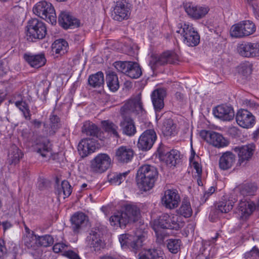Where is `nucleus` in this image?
Here are the masks:
<instances>
[{
	"label": "nucleus",
	"mask_w": 259,
	"mask_h": 259,
	"mask_svg": "<svg viewBox=\"0 0 259 259\" xmlns=\"http://www.w3.org/2000/svg\"><path fill=\"white\" fill-rule=\"evenodd\" d=\"M146 111L143 108L141 95L127 101L121 107L120 114L123 120L120 125L123 134L133 136L136 133V128L134 120L128 116L134 115L138 117L144 116Z\"/></svg>",
	"instance_id": "f257e3e1"
},
{
	"label": "nucleus",
	"mask_w": 259,
	"mask_h": 259,
	"mask_svg": "<svg viewBox=\"0 0 259 259\" xmlns=\"http://www.w3.org/2000/svg\"><path fill=\"white\" fill-rule=\"evenodd\" d=\"M184 226V222L182 221L181 216L172 213H163L152 224L159 242H162L164 238V235L161 233L160 228L178 230Z\"/></svg>",
	"instance_id": "f03ea898"
},
{
	"label": "nucleus",
	"mask_w": 259,
	"mask_h": 259,
	"mask_svg": "<svg viewBox=\"0 0 259 259\" xmlns=\"http://www.w3.org/2000/svg\"><path fill=\"white\" fill-rule=\"evenodd\" d=\"M157 168L153 165L144 164L138 169L136 175L137 184L141 191H147L152 189L158 177Z\"/></svg>",
	"instance_id": "7ed1b4c3"
},
{
	"label": "nucleus",
	"mask_w": 259,
	"mask_h": 259,
	"mask_svg": "<svg viewBox=\"0 0 259 259\" xmlns=\"http://www.w3.org/2000/svg\"><path fill=\"white\" fill-rule=\"evenodd\" d=\"M176 32L180 34L184 43L189 47H195L200 42V36L192 24L180 23L177 26Z\"/></svg>",
	"instance_id": "20e7f679"
},
{
	"label": "nucleus",
	"mask_w": 259,
	"mask_h": 259,
	"mask_svg": "<svg viewBox=\"0 0 259 259\" xmlns=\"http://www.w3.org/2000/svg\"><path fill=\"white\" fill-rule=\"evenodd\" d=\"M33 13L52 24H55L57 16L55 9L50 3L45 1L37 3L33 8Z\"/></svg>",
	"instance_id": "39448f33"
},
{
	"label": "nucleus",
	"mask_w": 259,
	"mask_h": 259,
	"mask_svg": "<svg viewBox=\"0 0 259 259\" xmlns=\"http://www.w3.org/2000/svg\"><path fill=\"white\" fill-rule=\"evenodd\" d=\"M26 28L27 39L32 41L44 38L47 34L45 24L36 18L29 20Z\"/></svg>",
	"instance_id": "423d86ee"
},
{
	"label": "nucleus",
	"mask_w": 259,
	"mask_h": 259,
	"mask_svg": "<svg viewBox=\"0 0 259 259\" xmlns=\"http://www.w3.org/2000/svg\"><path fill=\"white\" fill-rule=\"evenodd\" d=\"M256 30L255 24L250 20H245L232 26L230 35L235 38H242L253 34Z\"/></svg>",
	"instance_id": "0eeeda50"
},
{
	"label": "nucleus",
	"mask_w": 259,
	"mask_h": 259,
	"mask_svg": "<svg viewBox=\"0 0 259 259\" xmlns=\"http://www.w3.org/2000/svg\"><path fill=\"white\" fill-rule=\"evenodd\" d=\"M145 236L141 235H131L124 234L119 237V241L123 249L130 248L134 251L138 250L143 245Z\"/></svg>",
	"instance_id": "6e6552de"
},
{
	"label": "nucleus",
	"mask_w": 259,
	"mask_h": 259,
	"mask_svg": "<svg viewBox=\"0 0 259 259\" xmlns=\"http://www.w3.org/2000/svg\"><path fill=\"white\" fill-rule=\"evenodd\" d=\"M102 236V231L98 227L94 228L91 230L87 241L92 251L98 252L104 247Z\"/></svg>",
	"instance_id": "1a4fd4ad"
},
{
	"label": "nucleus",
	"mask_w": 259,
	"mask_h": 259,
	"mask_svg": "<svg viewBox=\"0 0 259 259\" xmlns=\"http://www.w3.org/2000/svg\"><path fill=\"white\" fill-rule=\"evenodd\" d=\"M111 159L106 154L101 153L97 155L91 162L90 168L92 171L102 173L109 168Z\"/></svg>",
	"instance_id": "9d476101"
},
{
	"label": "nucleus",
	"mask_w": 259,
	"mask_h": 259,
	"mask_svg": "<svg viewBox=\"0 0 259 259\" xmlns=\"http://www.w3.org/2000/svg\"><path fill=\"white\" fill-rule=\"evenodd\" d=\"M178 55L172 52H166L159 56H153L149 62V65L152 70L157 66L166 63L175 64L178 61Z\"/></svg>",
	"instance_id": "9b49d317"
},
{
	"label": "nucleus",
	"mask_w": 259,
	"mask_h": 259,
	"mask_svg": "<svg viewBox=\"0 0 259 259\" xmlns=\"http://www.w3.org/2000/svg\"><path fill=\"white\" fill-rule=\"evenodd\" d=\"M130 9L125 1H119L113 8L111 17L114 20L122 21L127 19L130 16Z\"/></svg>",
	"instance_id": "f8f14e48"
},
{
	"label": "nucleus",
	"mask_w": 259,
	"mask_h": 259,
	"mask_svg": "<svg viewBox=\"0 0 259 259\" xmlns=\"http://www.w3.org/2000/svg\"><path fill=\"white\" fill-rule=\"evenodd\" d=\"M255 149L253 143L234 147L233 150L237 153L239 158L238 163L240 165H245L251 159Z\"/></svg>",
	"instance_id": "ddd939ff"
},
{
	"label": "nucleus",
	"mask_w": 259,
	"mask_h": 259,
	"mask_svg": "<svg viewBox=\"0 0 259 259\" xmlns=\"http://www.w3.org/2000/svg\"><path fill=\"white\" fill-rule=\"evenodd\" d=\"M156 138L154 130H147L139 137L138 147L143 151L149 150L152 147Z\"/></svg>",
	"instance_id": "4468645a"
},
{
	"label": "nucleus",
	"mask_w": 259,
	"mask_h": 259,
	"mask_svg": "<svg viewBox=\"0 0 259 259\" xmlns=\"http://www.w3.org/2000/svg\"><path fill=\"white\" fill-rule=\"evenodd\" d=\"M180 201V195L176 190H167L161 197L162 204L169 209L177 207Z\"/></svg>",
	"instance_id": "2eb2a0df"
},
{
	"label": "nucleus",
	"mask_w": 259,
	"mask_h": 259,
	"mask_svg": "<svg viewBox=\"0 0 259 259\" xmlns=\"http://www.w3.org/2000/svg\"><path fill=\"white\" fill-rule=\"evenodd\" d=\"M184 9L188 16L195 20L204 17L209 11V8L207 6H195L192 3L185 4Z\"/></svg>",
	"instance_id": "dca6fc26"
},
{
	"label": "nucleus",
	"mask_w": 259,
	"mask_h": 259,
	"mask_svg": "<svg viewBox=\"0 0 259 259\" xmlns=\"http://www.w3.org/2000/svg\"><path fill=\"white\" fill-rule=\"evenodd\" d=\"M236 120L239 126L248 128L252 127L254 124L255 117L247 110L242 109L237 111Z\"/></svg>",
	"instance_id": "f3484780"
},
{
	"label": "nucleus",
	"mask_w": 259,
	"mask_h": 259,
	"mask_svg": "<svg viewBox=\"0 0 259 259\" xmlns=\"http://www.w3.org/2000/svg\"><path fill=\"white\" fill-rule=\"evenodd\" d=\"M214 116L223 121H230L234 117L233 109L227 105H218L213 109Z\"/></svg>",
	"instance_id": "a211bd4d"
},
{
	"label": "nucleus",
	"mask_w": 259,
	"mask_h": 259,
	"mask_svg": "<svg viewBox=\"0 0 259 259\" xmlns=\"http://www.w3.org/2000/svg\"><path fill=\"white\" fill-rule=\"evenodd\" d=\"M134 151L129 147L121 146L115 150V158L121 163L130 162L134 156Z\"/></svg>",
	"instance_id": "6ab92c4d"
},
{
	"label": "nucleus",
	"mask_w": 259,
	"mask_h": 259,
	"mask_svg": "<svg viewBox=\"0 0 259 259\" xmlns=\"http://www.w3.org/2000/svg\"><path fill=\"white\" fill-rule=\"evenodd\" d=\"M59 24L65 29L74 28L79 26V21L69 13L62 12L58 18Z\"/></svg>",
	"instance_id": "aec40b11"
},
{
	"label": "nucleus",
	"mask_w": 259,
	"mask_h": 259,
	"mask_svg": "<svg viewBox=\"0 0 259 259\" xmlns=\"http://www.w3.org/2000/svg\"><path fill=\"white\" fill-rule=\"evenodd\" d=\"M255 208V205L253 202L240 201L236 211L237 217L240 219H247Z\"/></svg>",
	"instance_id": "412c9836"
},
{
	"label": "nucleus",
	"mask_w": 259,
	"mask_h": 259,
	"mask_svg": "<svg viewBox=\"0 0 259 259\" xmlns=\"http://www.w3.org/2000/svg\"><path fill=\"white\" fill-rule=\"evenodd\" d=\"M94 140V139L86 138L79 143L78 151L82 157H86L94 152L96 149V144Z\"/></svg>",
	"instance_id": "4be33fe9"
},
{
	"label": "nucleus",
	"mask_w": 259,
	"mask_h": 259,
	"mask_svg": "<svg viewBox=\"0 0 259 259\" xmlns=\"http://www.w3.org/2000/svg\"><path fill=\"white\" fill-rule=\"evenodd\" d=\"M24 59L31 67L34 68H39L44 66L47 62L45 54L43 53L35 55L25 54Z\"/></svg>",
	"instance_id": "5701e85b"
},
{
	"label": "nucleus",
	"mask_w": 259,
	"mask_h": 259,
	"mask_svg": "<svg viewBox=\"0 0 259 259\" xmlns=\"http://www.w3.org/2000/svg\"><path fill=\"white\" fill-rule=\"evenodd\" d=\"M71 221L72 230L78 233L87 225V217L82 212H77L71 217Z\"/></svg>",
	"instance_id": "b1692460"
},
{
	"label": "nucleus",
	"mask_w": 259,
	"mask_h": 259,
	"mask_svg": "<svg viewBox=\"0 0 259 259\" xmlns=\"http://www.w3.org/2000/svg\"><path fill=\"white\" fill-rule=\"evenodd\" d=\"M166 95V90L164 89H158L152 92L151 99L156 112L160 111L163 108V100Z\"/></svg>",
	"instance_id": "393cba45"
},
{
	"label": "nucleus",
	"mask_w": 259,
	"mask_h": 259,
	"mask_svg": "<svg viewBox=\"0 0 259 259\" xmlns=\"http://www.w3.org/2000/svg\"><path fill=\"white\" fill-rule=\"evenodd\" d=\"M110 223L112 226L124 228L127 224L131 223L126 214L123 210L117 211L110 218Z\"/></svg>",
	"instance_id": "a878e982"
},
{
	"label": "nucleus",
	"mask_w": 259,
	"mask_h": 259,
	"mask_svg": "<svg viewBox=\"0 0 259 259\" xmlns=\"http://www.w3.org/2000/svg\"><path fill=\"white\" fill-rule=\"evenodd\" d=\"M236 161V156L232 152L227 151L222 154L219 159V167L222 170L231 168Z\"/></svg>",
	"instance_id": "bb28decb"
},
{
	"label": "nucleus",
	"mask_w": 259,
	"mask_h": 259,
	"mask_svg": "<svg viewBox=\"0 0 259 259\" xmlns=\"http://www.w3.org/2000/svg\"><path fill=\"white\" fill-rule=\"evenodd\" d=\"M159 155L160 159L169 166H175L177 161L180 157L179 152L176 150H172L166 152L160 151Z\"/></svg>",
	"instance_id": "cd10ccee"
},
{
	"label": "nucleus",
	"mask_w": 259,
	"mask_h": 259,
	"mask_svg": "<svg viewBox=\"0 0 259 259\" xmlns=\"http://www.w3.org/2000/svg\"><path fill=\"white\" fill-rule=\"evenodd\" d=\"M210 138L208 143L218 148H223L229 145V141L226 139L221 134L213 132L210 135Z\"/></svg>",
	"instance_id": "c85d7f7f"
},
{
	"label": "nucleus",
	"mask_w": 259,
	"mask_h": 259,
	"mask_svg": "<svg viewBox=\"0 0 259 259\" xmlns=\"http://www.w3.org/2000/svg\"><path fill=\"white\" fill-rule=\"evenodd\" d=\"M68 245L64 243H57L53 247V250L55 253L64 251L63 254L69 259H81L78 255L72 250H67Z\"/></svg>",
	"instance_id": "c756f323"
},
{
	"label": "nucleus",
	"mask_w": 259,
	"mask_h": 259,
	"mask_svg": "<svg viewBox=\"0 0 259 259\" xmlns=\"http://www.w3.org/2000/svg\"><path fill=\"white\" fill-rule=\"evenodd\" d=\"M124 212L127 214L131 223L137 221L140 216V211L139 207L133 204H127L124 206Z\"/></svg>",
	"instance_id": "7c9ffc66"
},
{
	"label": "nucleus",
	"mask_w": 259,
	"mask_h": 259,
	"mask_svg": "<svg viewBox=\"0 0 259 259\" xmlns=\"http://www.w3.org/2000/svg\"><path fill=\"white\" fill-rule=\"evenodd\" d=\"M22 156L21 150L16 146L12 145L9 151L8 162L11 165H16L19 163Z\"/></svg>",
	"instance_id": "2f4dec72"
},
{
	"label": "nucleus",
	"mask_w": 259,
	"mask_h": 259,
	"mask_svg": "<svg viewBox=\"0 0 259 259\" xmlns=\"http://www.w3.org/2000/svg\"><path fill=\"white\" fill-rule=\"evenodd\" d=\"M82 132L87 135H90L97 138H99L101 134L97 125L89 121H87L84 123L82 127Z\"/></svg>",
	"instance_id": "473e14b6"
},
{
	"label": "nucleus",
	"mask_w": 259,
	"mask_h": 259,
	"mask_svg": "<svg viewBox=\"0 0 259 259\" xmlns=\"http://www.w3.org/2000/svg\"><path fill=\"white\" fill-rule=\"evenodd\" d=\"M106 83L109 90L113 92H116L119 87V83L117 75L114 72H109L106 77Z\"/></svg>",
	"instance_id": "72a5a7b5"
},
{
	"label": "nucleus",
	"mask_w": 259,
	"mask_h": 259,
	"mask_svg": "<svg viewBox=\"0 0 259 259\" xmlns=\"http://www.w3.org/2000/svg\"><path fill=\"white\" fill-rule=\"evenodd\" d=\"M162 131L165 136H174L177 134L176 125L171 119L164 120L162 127Z\"/></svg>",
	"instance_id": "f704fd0d"
},
{
	"label": "nucleus",
	"mask_w": 259,
	"mask_h": 259,
	"mask_svg": "<svg viewBox=\"0 0 259 259\" xmlns=\"http://www.w3.org/2000/svg\"><path fill=\"white\" fill-rule=\"evenodd\" d=\"M88 82L90 85L93 88H99L104 82V74L101 71L90 75L88 78Z\"/></svg>",
	"instance_id": "c9c22d12"
},
{
	"label": "nucleus",
	"mask_w": 259,
	"mask_h": 259,
	"mask_svg": "<svg viewBox=\"0 0 259 259\" xmlns=\"http://www.w3.org/2000/svg\"><path fill=\"white\" fill-rule=\"evenodd\" d=\"M68 45L67 42L63 39L56 40L52 45V51L56 54L63 55L66 52Z\"/></svg>",
	"instance_id": "e433bc0d"
},
{
	"label": "nucleus",
	"mask_w": 259,
	"mask_h": 259,
	"mask_svg": "<svg viewBox=\"0 0 259 259\" xmlns=\"http://www.w3.org/2000/svg\"><path fill=\"white\" fill-rule=\"evenodd\" d=\"M72 192L71 186L67 181H63L61 185L58 187L56 193L59 198L65 199L70 195Z\"/></svg>",
	"instance_id": "4c0bfd02"
},
{
	"label": "nucleus",
	"mask_w": 259,
	"mask_h": 259,
	"mask_svg": "<svg viewBox=\"0 0 259 259\" xmlns=\"http://www.w3.org/2000/svg\"><path fill=\"white\" fill-rule=\"evenodd\" d=\"M102 125L105 131L116 138H119L118 134V127L110 120H104L102 121Z\"/></svg>",
	"instance_id": "58836bf2"
},
{
	"label": "nucleus",
	"mask_w": 259,
	"mask_h": 259,
	"mask_svg": "<svg viewBox=\"0 0 259 259\" xmlns=\"http://www.w3.org/2000/svg\"><path fill=\"white\" fill-rule=\"evenodd\" d=\"M36 151L43 157H49L52 153L51 146L49 142H43L38 144Z\"/></svg>",
	"instance_id": "ea45409f"
},
{
	"label": "nucleus",
	"mask_w": 259,
	"mask_h": 259,
	"mask_svg": "<svg viewBox=\"0 0 259 259\" xmlns=\"http://www.w3.org/2000/svg\"><path fill=\"white\" fill-rule=\"evenodd\" d=\"M178 215L183 216L185 218H189L192 214V209L190 202L184 200L180 208L177 210Z\"/></svg>",
	"instance_id": "a19ab883"
},
{
	"label": "nucleus",
	"mask_w": 259,
	"mask_h": 259,
	"mask_svg": "<svg viewBox=\"0 0 259 259\" xmlns=\"http://www.w3.org/2000/svg\"><path fill=\"white\" fill-rule=\"evenodd\" d=\"M142 75L141 68L138 63L131 62L126 75L132 78H138Z\"/></svg>",
	"instance_id": "79ce46f5"
},
{
	"label": "nucleus",
	"mask_w": 259,
	"mask_h": 259,
	"mask_svg": "<svg viewBox=\"0 0 259 259\" xmlns=\"http://www.w3.org/2000/svg\"><path fill=\"white\" fill-rule=\"evenodd\" d=\"M23 241L28 248L35 249L37 246V235L29 233L23 237Z\"/></svg>",
	"instance_id": "37998d69"
},
{
	"label": "nucleus",
	"mask_w": 259,
	"mask_h": 259,
	"mask_svg": "<svg viewBox=\"0 0 259 259\" xmlns=\"http://www.w3.org/2000/svg\"><path fill=\"white\" fill-rule=\"evenodd\" d=\"M160 254L156 250L148 249L139 253V259H163Z\"/></svg>",
	"instance_id": "c03bdc74"
},
{
	"label": "nucleus",
	"mask_w": 259,
	"mask_h": 259,
	"mask_svg": "<svg viewBox=\"0 0 259 259\" xmlns=\"http://www.w3.org/2000/svg\"><path fill=\"white\" fill-rule=\"evenodd\" d=\"M234 202L231 200L223 201L215 204V209L217 211L221 213H228L232 209Z\"/></svg>",
	"instance_id": "a18cd8bd"
},
{
	"label": "nucleus",
	"mask_w": 259,
	"mask_h": 259,
	"mask_svg": "<svg viewBox=\"0 0 259 259\" xmlns=\"http://www.w3.org/2000/svg\"><path fill=\"white\" fill-rule=\"evenodd\" d=\"M237 51L243 57H251V42H246L239 44Z\"/></svg>",
	"instance_id": "49530a36"
},
{
	"label": "nucleus",
	"mask_w": 259,
	"mask_h": 259,
	"mask_svg": "<svg viewBox=\"0 0 259 259\" xmlns=\"http://www.w3.org/2000/svg\"><path fill=\"white\" fill-rule=\"evenodd\" d=\"M166 246L172 253H177L180 249L181 241L180 239H169L166 240Z\"/></svg>",
	"instance_id": "de8ad7c7"
},
{
	"label": "nucleus",
	"mask_w": 259,
	"mask_h": 259,
	"mask_svg": "<svg viewBox=\"0 0 259 259\" xmlns=\"http://www.w3.org/2000/svg\"><path fill=\"white\" fill-rule=\"evenodd\" d=\"M128 173L129 171H126L121 174L111 175L109 178V181L112 185H119L125 180Z\"/></svg>",
	"instance_id": "09e8293b"
},
{
	"label": "nucleus",
	"mask_w": 259,
	"mask_h": 259,
	"mask_svg": "<svg viewBox=\"0 0 259 259\" xmlns=\"http://www.w3.org/2000/svg\"><path fill=\"white\" fill-rule=\"evenodd\" d=\"M54 243V238L50 235L43 236L37 235V244L41 246L48 247L52 245Z\"/></svg>",
	"instance_id": "8fccbe9b"
},
{
	"label": "nucleus",
	"mask_w": 259,
	"mask_h": 259,
	"mask_svg": "<svg viewBox=\"0 0 259 259\" xmlns=\"http://www.w3.org/2000/svg\"><path fill=\"white\" fill-rule=\"evenodd\" d=\"M15 104L23 113L24 118L27 120H30L31 118V114L28 105L25 102L23 101L16 102Z\"/></svg>",
	"instance_id": "3c124183"
},
{
	"label": "nucleus",
	"mask_w": 259,
	"mask_h": 259,
	"mask_svg": "<svg viewBox=\"0 0 259 259\" xmlns=\"http://www.w3.org/2000/svg\"><path fill=\"white\" fill-rule=\"evenodd\" d=\"M50 120L51 122L50 134L53 135L59 128V118L57 115H52L50 116Z\"/></svg>",
	"instance_id": "603ef678"
},
{
	"label": "nucleus",
	"mask_w": 259,
	"mask_h": 259,
	"mask_svg": "<svg viewBox=\"0 0 259 259\" xmlns=\"http://www.w3.org/2000/svg\"><path fill=\"white\" fill-rule=\"evenodd\" d=\"M131 62L118 61L114 63V67L119 72L124 73L126 75L128 67Z\"/></svg>",
	"instance_id": "864d4df0"
},
{
	"label": "nucleus",
	"mask_w": 259,
	"mask_h": 259,
	"mask_svg": "<svg viewBox=\"0 0 259 259\" xmlns=\"http://www.w3.org/2000/svg\"><path fill=\"white\" fill-rule=\"evenodd\" d=\"M239 71L244 76H247L251 73V65L249 63L241 64L239 67Z\"/></svg>",
	"instance_id": "5fc2aeb1"
},
{
	"label": "nucleus",
	"mask_w": 259,
	"mask_h": 259,
	"mask_svg": "<svg viewBox=\"0 0 259 259\" xmlns=\"http://www.w3.org/2000/svg\"><path fill=\"white\" fill-rule=\"evenodd\" d=\"M259 57V42H251V57Z\"/></svg>",
	"instance_id": "6e6d98bb"
},
{
	"label": "nucleus",
	"mask_w": 259,
	"mask_h": 259,
	"mask_svg": "<svg viewBox=\"0 0 259 259\" xmlns=\"http://www.w3.org/2000/svg\"><path fill=\"white\" fill-rule=\"evenodd\" d=\"M7 253V249L4 240L0 239V259H4Z\"/></svg>",
	"instance_id": "4d7b16f0"
},
{
	"label": "nucleus",
	"mask_w": 259,
	"mask_h": 259,
	"mask_svg": "<svg viewBox=\"0 0 259 259\" xmlns=\"http://www.w3.org/2000/svg\"><path fill=\"white\" fill-rule=\"evenodd\" d=\"M256 187L252 185H248L244 187L243 191H246V194L248 195H252L256 191Z\"/></svg>",
	"instance_id": "13d9d810"
},
{
	"label": "nucleus",
	"mask_w": 259,
	"mask_h": 259,
	"mask_svg": "<svg viewBox=\"0 0 259 259\" xmlns=\"http://www.w3.org/2000/svg\"><path fill=\"white\" fill-rule=\"evenodd\" d=\"M212 132L213 131L202 130L200 133V136L203 139L206 140L208 143V140L210 138V135Z\"/></svg>",
	"instance_id": "bf43d9fd"
},
{
	"label": "nucleus",
	"mask_w": 259,
	"mask_h": 259,
	"mask_svg": "<svg viewBox=\"0 0 259 259\" xmlns=\"http://www.w3.org/2000/svg\"><path fill=\"white\" fill-rule=\"evenodd\" d=\"M192 166L196 169V172L200 175L201 174V168L199 165V164L197 162H194L192 163Z\"/></svg>",
	"instance_id": "052dcab7"
},
{
	"label": "nucleus",
	"mask_w": 259,
	"mask_h": 259,
	"mask_svg": "<svg viewBox=\"0 0 259 259\" xmlns=\"http://www.w3.org/2000/svg\"><path fill=\"white\" fill-rule=\"evenodd\" d=\"M175 97L180 102H183L184 99V95L180 92H177L175 94Z\"/></svg>",
	"instance_id": "680f3d73"
},
{
	"label": "nucleus",
	"mask_w": 259,
	"mask_h": 259,
	"mask_svg": "<svg viewBox=\"0 0 259 259\" xmlns=\"http://www.w3.org/2000/svg\"><path fill=\"white\" fill-rule=\"evenodd\" d=\"M244 103L250 108H254L255 106V103L251 100H246L244 101Z\"/></svg>",
	"instance_id": "e2e57ef3"
},
{
	"label": "nucleus",
	"mask_w": 259,
	"mask_h": 259,
	"mask_svg": "<svg viewBox=\"0 0 259 259\" xmlns=\"http://www.w3.org/2000/svg\"><path fill=\"white\" fill-rule=\"evenodd\" d=\"M250 253L251 256H259V250L257 247H254L250 251Z\"/></svg>",
	"instance_id": "0e129e2a"
},
{
	"label": "nucleus",
	"mask_w": 259,
	"mask_h": 259,
	"mask_svg": "<svg viewBox=\"0 0 259 259\" xmlns=\"http://www.w3.org/2000/svg\"><path fill=\"white\" fill-rule=\"evenodd\" d=\"M98 259H118L117 257L111 255H104L100 256Z\"/></svg>",
	"instance_id": "69168bd1"
},
{
	"label": "nucleus",
	"mask_w": 259,
	"mask_h": 259,
	"mask_svg": "<svg viewBox=\"0 0 259 259\" xmlns=\"http://www.w3.org/2000/svg\"><path fill=\"white\" fill-rule=\"evenodd\" d=\"M32 124L36 127H39L41 125V122L37 119L33 120Z\"/></svg>",
	"instance_id": "338daca9"
},
{
	"label": "nucleus",
	"mask_w": 259,
	"mask_h": 259,
	"mask_svg": "<svg viewBox=\"0 0 259 259\" xmlns=\"http://www.w3.org/2000/svg\"><path fill=\"white\" fill-rule=\"evenodd\" d=\"M253 138L255 140L257 139L259 136V128L257 129L253 133Z\"/></svg>",
	"instance_id": "774afa93"
}]
</instances>
